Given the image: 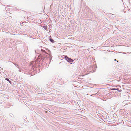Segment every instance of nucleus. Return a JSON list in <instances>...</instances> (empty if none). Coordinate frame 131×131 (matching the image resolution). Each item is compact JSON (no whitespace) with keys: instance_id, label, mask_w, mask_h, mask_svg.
I'll list each match as a JSON object with an SVG mask.
<instances>
[{"instance_id":"423d86ee","label":"nucleus","mask_w":131,"mask_h":131,"mask_svg":"<svg viewBox=\"0 0 131 131\" xmlns=\"http://www.w3.org/2000/svg\"><path fill=\"white\" fill-rule=\"evenodd\" d=\"M5 80H6L8 81L10 84H11L12 83V82H11V81H10V80H9L8 79V78H5Z\"/></svg>"},{"instance_id":"ddd939ff","label":"nucleus","mask_w":131,"mask_h":131,"mask_svg":"<svg viewBox=\"0 0 131 131\" xmlns=\"http://www.w3.org/2000/svg\"><path fill=\"white\" fill-rule=\"evenodd\" d=\"M19 71L20 72H21V70L20 69H19Z\"/></svg>"},{"instance_id":"0eeeda50","label":"nucleus","mask_w":131,"mask_h":131,"mask_svg":"<svg viewBox=\"0 0 131 131\" xmlns=\"http://www.w3.org/2000/svg\"><path fill=\"white\" fill-rule=\"evenodd\" d=\"M42 27L44 29L46 30H47V26H42Z\"/></svg>"},{"instance_id":"9b49d317","label":"nucleus","mask_w":131,"mask_h":131,"mask_svg":"<svg viewBox=\"0 0 131 131\" xmlns=\"http://www.w3.org/2000/svg\"><path fill=\"white\" fill-rule=\"evenodd\" d=\"M116 88H112V89H111V90H116Z\"/></svg>"},{"instance_id":"f3484780","label":"nucleus","mask_w":131,"mask_h":131,"mask_svg":"<svg viewBox=\"0 0 131 131\" xmlns=\"http://www.w3.org/2000/svg\"><path fill=\"white\" fill-rule=\"evenodd\" d=\"M116 61H117V62H118V61L117 60Z\"/></svg>"},{"instance_id":"f8f14e48","label":"nucleus","mask_w":131,"mask_h":131,"mask_svg":"<svg viewBox=\"0 0 131 131\" xmlns=\"http://www.w3.org/2000/svg\"><path fill=\"white\" fill-rule=\"evenodd\" d=\"M51 59H52L51 58H49V59H50V61H51Z\"/></svg>"},{"instance_id":"f257e3e1","label":"nucleus","mask_w":131,"mask_h":131,"mask_svg":"<svg viewBox=\"0 0 131 131\" xmlns=\"http://www.w3.org/2000/svg\"><path fill=\"white\" fill-rule=\"evenodd\" d=\"M44 49H41V51L42 52V54H39L38 56L39 58L38 61L37 62V63H39L38 64H36V62H33L32 65V71L34 73H38V70L40 68V65H39L40 63L41 60L42 62H44L45 59H47V54H48V53L45 51V50L47 51L49 54L51 53V51L48 48H45Z\"/></svg>"},{"instance_id":"6ab92c4d","label":"nucleus","mask_w":131,"mask_h":131,"mask_svg":"<svg viewBox=\"0 0 131 131\" xmlns=\"http://www.w3.org/2000/svg\"><path fill=\"white\" fill-rule=\"evenodd\" d=\"M35 52H36V51H35Z\"/></svg>"},{"instance_id":"4468645a","label":"nucleus","mask_w":131,"mask_h":131,"mask_svg":"<svg viewBox=\"0 0 131 131\" xmlns=\"http://www.w3.org/2000/svg\"><path fill=\"white\" fill-rule=\"evenodd\" d=\"M96 94H97V93H96L95 94H93L92 95H96Z\"/></svg>"},{"instance_id":"a211bd4d","label":"nucleus","mask_w":131,"mask_h":131,"mask_svg":"<svg viewBox=\"0 0 131 131\" xmlns=\"http://www.w3.org/2000/svg\"><path fill=\"white\" fill-rule=\"evenodd\" d=\"M12 114V115L13 116H12V117H13V115L12 114Z\"/></svg>"},{"instance_id":"39448f33","label":"nucleus","mask_w":131,"mask_h":131,"mask_svg":"<svg viewBox=\"0 0 131 131\" xmlns=\"http://www.w3.org/2000/svg\"><path fill=\"white\" fill-rule=\"evenodd\" d=\"M49 40L52 43H54L55 42V41H54L52 38H49Z\"/></svg>"},{"instance_id":"7ed1b4c3","label":"nucleus","mask_w":131,"mask_h":131,"mask_svg":"<svg viewBox=\"0 0 131 131\" xmlns=\"http://www.w3.org/2000/svg\"><path fill=\"white\" fill-rule=\"evenodd\" d=\"M116 114L114 115V114H112L111 116V119H113V121H115L116 119V118L115 116H114Z\"/></svg>"},{"instance_id":"1a4fd4ad","label":"nucleus","mask_w":131,"mask_h":131,"mask_svg":"<svg viewBox=\"0 0 131 131\" xmlns=\"http://www.w3.org/2000/svg\"><path fill=\"white\" fill-rule=\"evenodd\" d=\"M49 95H50V96H53L54 95H55V94H53L52 93H50L49 94Z\"/></svg>"},{"instance_id":"f03ea898","label":"nucleus","mask_w":131,"mask_h":131,"mask_svg":"<svg viewBox=\"0 0 131 131\" xmlns=\"http://www.w3.org/2000/svg\"><path fill=\"white\" fill-rule=\"evenodd\" d=\"M64 58H65L66 61L68 62H72L74 61V60L73 59L69 57L67 55H65Z\"/></svg>"},{"instance_id":"dca6fc26","label":"nucleus","mask_w":131,"mask_h":131,"mask_svg":"<svg viewBox=\"0 0 131 131\" xmlns=\"http://www.w3.org/2000/svg\"><path fill=\"white\" fill-rule=\"evenodd\" d=\"M114 61H117L116 60V59H115L114 60Z\"/></svg>"},{"instance_id":"2eb2a0df","label":"nucleus","mask_w":131,"mask_h":131,"mask_svg":"<svg viewBox=\"0 0 131 131\" xmlns=\"http://www.w3.org/2000/svg\"><path fill=\"white\" fill-rule=\"evenodd\" d=\"M123 53V54H126L125 53V52H123V53Z\"/></svg>"},{"instance_id":"6e6552de","label":"nucleus","mask_w":131,"mask_h":131,"mask_svg":"<svg viewBox=\"0 0 131 131\" xmlns=\"http://www.w3.org/2000/svg\"><path fill=\"white\" fill-rule=\"evenodd\" d=\"M14 64L17 68L19 69H20V67L16 63H14Z\"/></svg>"},{"instance_id":"20e7f679","label":"nucleus","mask_w":131,"mask_h":131,"mask_svg":"<svg viewBox=\"0 0 131 131\" xmlns=\"http://www.w3.org/2000/svg\"><path fill=\"white\" fill-rule=\"evenodd\" d=\"M104 118H106L108 119V120H110V119H109V117L108 115L107 114H106V115L104 117Z\"/></svg>"},{"instance_id":"9d476101","label":"nucleus","mask_w":131,"mask_h":131,"mask_svg":"<svg viewBox=\"0 0 131 131\" xmlns=\"http://www.w3.org/2000/svg\"><path fill=\"white\" fill-rule=\"evenodd\" d=\"M116 90H117L118 92H121L122 91V90H121V89H119L118 88H116Z\"/></svg>"}]
</instances>
